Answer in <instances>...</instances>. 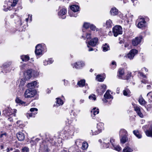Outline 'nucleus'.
Returning a JSON list of instances; mask_svg holds the SVG:
<instances>
[{
    "label": "nucleus",
    "instance_id": "nucleus-6",
    "mask_svg": "<svg viewBox=\"0 0 152 152\" xmlns=\"http://www.w3.org/2000/svg\"><path fill=\"white\" fill-rule=\"evenodd\" d=\"M104 124L102 123H99L97 124V128L98 131H95L93 135H96L100 132L103 128Z\"/></svg>",
    "mask_w": 152,
    "mask_h": 152
},
{
    "label": "nucleus",
    "instance_id": "nucleus-31",
    "mask_svg": "<svg viewBox=\"0 0 152 152\" xmlns=\"http://www.w3.org/2000/svg\"><path fill=\"white\" fill-rule=\"evenodd\" d=\"M88 146V144L86 142H84L82 143V149L83 150L86 149Z\"/></svg>",
    "mask_w": 152,
    "mask_h": 152
},
{
    "label": "nucleus",
    "instance_id": "nucleus-18",
    "mask_svg": "<svg viewBox=\"0 0 152 152\" xmlns=\"http://www.w3.org/2000/svg\"><path fill=\"white\" fill-rule=\"evenodd\" d=\"M66 9L63 8L58 12V15L60 16H62L66 13Z\"/></svg>",
    "mask_w": 152,
    "mask_h": 152
},
{
    "label": "nucleus",
    "instance_id": "nucleus-21",
    "mask_svg": "<svg viewBox=\"0 0 152 152\" xmlns=\"http://www.w3.org/2000/svg\"><path fill=\"white\" fill-rule=\"evenodd\" d=\"M102 48H103V51L104 52L107 51L110 49L109 45L106 43L103 45Z\"/></svg>",
    "mask_w": 152,
    "mask_h": 152
},
{
    "label": "nucleus",
    "instance_id": "nucleus-8",
    "mask_svg": "<svg viewBox=\"0 0 152 152\" xmlns=\"http://www.w3.org/2000/svg\"><path fill=\"white\" fill-rule=\"evenodd\" d=\"M98 39L97 38L95 37L94 39H91L89 42H88V45H87L88 47L89 48L88 45L92 46H95L98 42Z\"/></svg>",
    "mask_w": 152,
    "mask_h": 152
},
{
    "label": "nucleus",
    "instance_id": "nucleus-54",
    "mask_svg": "<svg viewBox=\"0 0 152 152\" xmlns=\"http://www.w3.org/2000/svg\"><path fill=\"white\" fill-rule=\"evenodd\" d=\"M107 99L105 98L104 99H103L102 100L104 103H106L108 102V101Z\"/></svg>",
    "mask_w": 152,
    "mask_h": 152
},
{
    "label": "nucleus",
    "instance_id": "nucleus-61",
    "mask_svg": "<svg viewBox=\"0 0 152 152\" xmlns=\"http://www.w3.org/2000/svg\"><path fill=\"white\" fill-rule=\"evenodd\" d=\"M1 149H3L4 148V146L3 145H1Z\"/></svg>",
    "mask_w": 152,
    "mask_h": 152
},
{
    "label": "nucleus",
    "instance_id": "nucleus-12",
    "mask_svg": "<svg viewBox=\"0 0 152 152\" xmlns=\"http://www.w3.org/2000/svg\"><path fill=\"white\" fill-rule=\"evenodd\" d=\"M106 87V85L104 84L102 85L99 88L100 90H99V89H98L96 91L98 93H103L105 91Z\"/></svg>",
    "mask_w": 152,
    "mask_h": 152
},
{
    "label": "nucleus",
    "instance_id": "nucleus-5",
    "mask_svg": "<svg viewBox=\"0 0 152 152\" xmlns=\"http://www.w3.org/2000/svg\"><path fill=\"white\" fill-rule=\"evenodd\" d=\"M142 39V37L141 36L135 37L132 40V45L134 46L137 45L140 42Z\"/></svg>",
    "mask_w": 152,
    "mask_h": 152
},
{
    "label": "nucleus",
    "instance_id": "nucleus-26",
    "mask_svg": "<svg viewBox=\"0 0 152 152\" xmlns=\"http://www.w3.org/2000/svg\"><path fill=\"white\" fill-rule=\"evenodd\" d=\"M96 80L100 82L103 81L104 80V78L101 75H98L96 77Z\"/></svg>",
    "mask_w": 152,
    "mask_h": 152
},
{
    "label": "nucleus",
    "instance_id": "nucleus-17",
    "mask_svg": "<svg viewBox=\"0 0 152 152\" xmlns=\"http://www.w3.org/2000/svg\"><path fill=\"white\" fill-rule=\"evenodd\" d=\"M145 134L147 136L152 137V125L150 126L149 129L145 132Z\"/></svg>",
    "mask_w": 152,
    "mask_h": 152
},
{
    "label": "nucleus",
    "instance_id": "nucleus-10",
    "mask_svg": "<svg viewBox=\"0 0 152 152\" xmlns=\"http://www.w3.org/2000/svg\"><path fill=\"white\" fill-rule=\"evenodd\" d=\"M32 75V71L30 70H27L24 74V76L26 80L29 79L31 77Z\"/></svg>",
    "mask_w": 152,
    "mask_h": 152
},
{
    "label": "nucleus",
    "instance_id": "nucleus-30",
    "mask_svg": "<svg viewBox=\"0 0 152 152\" xmlns=\"http://www.w3.org/2000/svg\"><path fill=\"white\" fill-rule=\"evenodd\" d=\"M37 113H27L26 114L27 117L29 118H30L32 117H34V115L37 114Z\"/></svg>",
    "mask_w": 152,
    "mask_h": 152
},
{
    "label": "nucleus",
    "instance_id": "nucleus-51",
    "mask_svg": "<svg viewBox=\"0 0 152 152\" xmlns=\"http://www.w3.org/2000/svg\"><path fill=\"white\" fill-rule=\"evenodd\" d=\"M114 140L113 139H111L110 140V143L112 144L113 145H113V142H114Z\"/></svg>",
    "mask_w": 152,
    "mask_h": 152
},
{
    "label": "nucleus",
    "instance_id": "nucleus-64",
    "mask_svg": "<svg viewBox=\"0 0 152 152\" xmlns=\"http://www.w3.org/2000/svg\"><path fill=\"white\" fill-rule=\"evenodd\" d=\"M93 71V70L92 69H91L90 70V72H92Z\"/></svg>",
    "mask_w": 152,
    "mask_h": 152
},
{
    "label": "nucleus",
    "instance_id": "nucleus-9",
    "mask_svg": "<svg viewBox=\"0 0 152 152\" xmlns=\"http://www.w3.org/2000/svg\"><path fill=\"white\" fill-rule=\"evenodd\" d=\"M16 136L18 140L20 141H23L25 138V135L23 133L19 132L16 134Z\"/></svg>",
    "mask_w": 152,
    "mask_h": 152
},
{
    "label": "nucleus",
    "instance_id": "nucleus-52",
    "mask_svg": "<svg viewBox=\"0 0 152 152\" xmlns=\"http://www.w3.org/2000/svg\"><path fill=\"white\" fill-rule=\"evenodd\" d=\"M132 2L134 3V5L136 4L137 3V1L136 0H132Z\"/></svg>",
    "mask_w": 152,
    "mask_h": 152
},
{
    "label": "nucleus",
    "instance_id": "nucleus-56",
    "mask_svg": "<svg viewBox=\"0 0 152 152\" xmlns=\"http://www.w3.org/2000/svg\"><path fill=\"white\" fill-rule=\"evenodd\" d=\"M151 88V86L150 85H148L147 86V89H149Z\"/></svg>",
    "mask_w": 152,
    "mask_h": 152
},
{
    "label": "nucleus",
    "instance_id": "nucleus-44",
    "mask_svg": "<svg viewBox=\"0 0 152 152\" xmlns=\"http://www.w3.org/2000/svg\"><path fill=\"white\" fill-rule=\"evenodd\" d=\"M22 152H28V148L27 147H24L22 149Z\"/></svg>",
    "mask_w": 152,
    "mask_h": 152
},
{
    "label": "nucleus",
    "instance_id": "nucleus-41",
    "mask_svg": "<svg viewBox=\"0 0 152 152\" xmlns=\"http://www.w3.org/2000/svg\"><path fill=\"white\" fill-rule=\"evenodd\" d=\"M90 28L91 29L95 31L96 30L97 31L96 27L93 25H91L90 26Z\"/></svg>",
    "mask_w": 152,
    "mask_h": 152
},
{
    "label": "nucleus",
    "instance_id": "nucleus-15",
    "mask_svg": "<svg viewBox=\"0 0 152 152\" xmlns=\"http://www.w3.org/2000/svg\"><path fill=\"white\" fill-rule=\"evenodd\" d=\"M110 13L111 15H115L118 14V10L115 7H113L111 9L110 11Z\"/></svg>",
    "mask_w": 152,
    "mask_h": 152
},
{
    "label": "nucleus",
    "instance_id": "nucleus-55",
    "mask_svg": "<svg viewBox=\"0 0 152 152\" xmlns=\"http://www.w3.org/2000/svg\"><path fill=\"white\" fill-rule=\"evenodd\" d=\"M143 69H144V70L146 72H147L148 71V69L145 67H144L142 69V70L143 71Z\"/></svg>",
    "mask_w": 152,
    "mask_h": 152
},
{
    "label": "nucleus",
    "instance_id": "nucleus-40",
    "mask_svg": "<svg viewBox=\"0 0 152 152\" xmlns=\"http://www.w3.org/2000/svg\"><path fill=\"white\" fill-rule=\"evenodd\" d=\"M18 0H13L12 3L11 4V6L12 7H14L16 4Z\"/></svg>",
    "mask_w": 152,
    "mask_h": 152
},
{
    "label": "nucleus",
    "instance_id": "nucleus-13",
    "mask_svg": "<svg viewBox=\"0 0 152 152\" xmlns=\"http://www.w3.org/2000/svg\"><path fill=\"white\" fill-rule=\"evenodd\" d=\"M37 84V82L34 81L30 83H29L27 85V87L30 89L34 88Z\"/></svg>",
    "mask_w": 152,
    "mask_h": 152
},
{
    "label": "nucleus",
    "instance_id": "nucleus-39",
    "mask_svg": "<svg viewBox=\"0 0 152 152\" xmlns=\"http://www.w3.org/2000/svg\"><path fill=\"white\" fill-rule=\"evenodd\" d=\"M38 109L35 108H32L30 109V111L31 113H37Z\"/></svg>",
    "mask_w": 152,
    "mask_h": 152
},
{
    "label": "nucleus",
    "instance_id": "nucleus-3",
    "mask_svg": "<svg viewBox=\"0 0 152 152\" xmlns=\"http://www.w3.org/2000/svg\"><path fill=\"white\" fill-rule=\"evenodd\" d=\"M137 22L138 23L137 26L140 28H141L145 26V21L143 18H139L137 20Z\"/></svg>",
    "mask_w": 152,
    "mask_h": 152
},
{
    "label": "nucleus",
    "instance_id": "nucleus-20",
    "mask_svg": "<svg viewBox=\"0 0 152 152\" xmlns=\"http://www.w3.org/2000/svg\"><path fill=\"white\" fill-rule=\"evenodd\" d=\"M70 8L74 12H75L78 11L79 7L76 5H73L70 7Z\"/></svg>",
    "mask_w": 152,
    "mask_h": 152
},
{
    "label": "nucleus",
    "instance_id": "nucleus-58",
    "mask_svg": "<svg viewBox=\"0 0 152 152\" xmlns=\"http://www.w3.org/2000/svg\"><path fill=\"white\" fill-rule=\"evenodd\" d=\"M93 50V48H91L89 50H88V51H92Z\"/></svg>",
    "mask_w": 152,
    "mask_h": 152
},
{
    "label": "nucleus",
    "instance_id": "nucleus-25",
    "mask_svg": "<svg viewBox=\"0 0 152 152\" xmlns=\"http://www.w3.org/2000/svg\"><path fill=\"white\" fill-rule=\"evenodd\" d=\"M128 140V138L126 135H123L120 139L121 142L123 143H124Z\"/></svg>",
    "mask_w": 152,
    "mask_h": 152
},
{
    "label": "nucleus",
    "instance_id": "nucleus-29",
    "mask_svg": "<svg viewBox=\"0 0 152 152\" xmlns=\"http://www.w3.org/2000/svg\"><path fill=\"white\" fill-rule=\"evenodd\" d=\"M21 57L23 61H27L29 59V57L27 55L22 56H21Z\"/></svg>",
    "mask_w": 152,
    "mask_h": 152
},
{
    "label": "nucleus",
    "instance_id": "nucleus-11",
    "mask_svg": "<svg viewBox=\"0 0 152 152\" xmlns=\"http://www.w3.org/2000/svg\"><path fill=\"white\" fill-rule=\"evenodd\" d=\"M84 65V63L83 62L80 61L76 62L74 64L73 67H75L76 69H79L82 66Z\"/></svg>",
    "mask_w": 152,
    "mask_h": 152
},
{
    "label": "nucleus",
    "instance_id": "nucleus-48",
    "mask_svg": "<svg viewBox=\"0 0 152 152\" xmlns=\"http://www.w3.org/2000/svg\"><path fill=\"white\" fill-rule=\"evenodd\" d=\"M147 96H148V97H150L152 98V92H150L148 93L147 94Z\"/></svg>",
    "mask_w": 152,
    "mask_h": 152
},
{
    "label": "nucleus",
    "instance_id": "nucleus-53",
    "mask_svg": "<svg viewBox=\"0 0 152 152\" xmlns=\"http://www.w3.org/2000/svg\"><path fill=\"white\" fill-rule=\"evenodd\" d=\"M84 100L83 99H81L80 101V104L83 103L84 102Z\"/></svg>",
    "mask_w": 152,
    "mask_h": 152
},
{
    "label": "nucleus",
    "instance_id": "nucleus-62",
    "mask_svg": "<svg viewBox=\"0 0 152 152\" xmlns=\"http://www.w3.org/2000/svg\"><path fill=\"white\" fill-rule=\"evenodd\" d=\"M61 152H67L65 150H63V151H61Z\"/></svg>",
    "mask_w": 152,
    "mask_h": 152
},
{
    "label": "nucleus",
    "instance_id": "nucleus-7",
    "mask_svg": "<svg viewBox=\"0 0 152 152\" xmlns=\"http://www.w3.org/2000/svg\"><path fill=\"white\" fill-rule=\"evenodd\" d=\"M35 53L37 55H39L42 54V47L41 44H39L36 46Z\"/></svg>",
    "mask_w": 152,
    "mask_h": 152
},
{
    "label": "nucleus",
    "instance_id": "nucleus-28",
    "mask_svg": "<svg viewBox=\"0 0 152 152\" xmlns=\"http://www.w3.org/2000/svg\"><path fill=\"white\" fill-rule=\"evenodd\" d=\"M132 149L128 146L125 147L123 150V152H132Z\"/></svg>",
    "mask_w": 152,
    "mask_h": 152
},
{
    "label": "nucleus",
    "instance_id": "nucleus-38",
    "mask_svg": "<svg viewBox=\"0 0 152 152\" xmlns=\"http://www.w3.org/2000/svg\"><path fill=\"white\" fill-rule=\"evenodd\" d=\"M90 24L88 23H85L83 25V27L86 29L88 28L89 27H90Z\"/></svg>",
    "mask_w": 152,
    "mask_h": 152
},
{
    "label": "nucleus",
    "instance_id": "nucleus-32",
    "mask_svg": "<svg viewBox=\"0 0 152 152\" xmlns=\"http://www.w3.org/2000/svg\"><path fill=\"white\" fill-rule=\"evenodd\" d=\"M56 103L58 105V106L62 105L63 104V101L59 98L56 99Z\"/></svg>",
    "mask_w": 152,
    "mask_h": 152
},
{
    "label": "nucleus",
    "instance_id": "nucleus-57",
    "mask_svg": "<svg viewBox=\"0 0 152 152\" xmlns=\"http://www.w3.org/2000/svg\"><path fill=\"white\" fill-rule=\"evenodd\" d=\"M112 65H116V63L114 61H113L112 63Z\"/></svg>",
    "mask_w": 152,
    "mask_h": 152
},
{
    "label": "nucleus",
    "instance_id": "nucleus-45",
    "mask_svg": "<svg viewBox=\"0 0 152 152\" xmlns=\"http://www.w3.org/2000/svg\"><path fill=\"white\" fill-rule=\"evenodd\" d=\"M11 63L10 62H9L7 64H4V66L5 68H6L9 66L11 64Z\"/></svg>",
    "mask_w": 152,
    "mask_h": 152
},
{
    "label": "nucleus",
    "instance_id": "nucleus-50",
    "mask_svg": "<svg viewBox=\"0 0 152 152\" xmlns=\"http://www.w3.org/2000/svg\"><path fill=\"white\" fill-rule=\"evenodd\" d=\"M91 34H88L86 36V37L87 39H90L91 38Z\"/></svg>",
    "mask_w": 152,
    "mask_h": 152
},
{
    "label": "nucleus",
    "instance_id": "nucleus-24",
    "mask_svg": "<svg viewBox=\"0 0 152 152\" xmlns=\"http://www.w3.org/2000/svg\"><path fill=\"white\" fill-rule=\"evenodd\" d=\"M133 133L138 138L140 139L142 137L141 135L139 133L137 130H134L133 131Z\"/></svg>",
    "mask_w": 152,
    "mask_h": 152
},
{
    "label": "nucleus",
    "instance_id": "nucleus-43",
    "mask_svg": "<svg viewBox=\"0 0 152 152\" xmlns=\"http://www.w3.org/2000/svg\"><path fill=\"white\" fill-rule=\"evenodd\" d=\"M15 101L17 103L20 104L23 103V102L18 98H16L15 100Z\"/></svg>",
    "mask_w": 152,
    "mask_h": 152
},
{
    "label": "nucleus",
    "instance_id": "nucleus-33",
    "mask_svg": "<svg viewBox=\"0 0 152 152\" xmlns=\"http://www.w3.org/2000/svg\"><path fill=\"white\" fill-rule=\"evenodd\" d=\"M127 134V132L124 129H121L120 132V135L121 136L126 135Z\"/></svg>",
    "mask_w": 152,
    "mask_h": 152
},
{
    "label": "nucleus",
    "instance_id": "nucleus-23",
    "mask_svg": "<svg viewBox=\"0 0 152 152\" xmlns=\"http://www.w3.org/2000/svg\"><path fill=\"white\" fill-rule=\"evenodd\" d=\"M85 81L84 80H81L77 83V85L80 87H83L84 86Z\"/></svg>",
    "mask_w": 152,
    "mask_h": 152
},
{
    "label": "nucleus",
    "instance_id": "nucleus-42",
    "mask_svg": "<svg viewBox=\"0 0 152 152\" xmlns=\"http://www.w3.org/2000/svg\"><path fill=\"white\" fill-rule=\"evenodd\" d=\"M138 115L141 118H142L143 117V115L142 113H141L140 110L139 111L136 112Z\"/></svg>",
    "mask_w": 152,
    "mask_h": 152
},
{
    "label": "nucleus",
    "instance_id": "nucleus-4",
    "mask_svg": "<svg viewBox=\"0 0 152 152\" xmlns=\"http://www.w3.org/2000/svg\"><path fill=\"white\" fill-rule=\"evenodd\" d=\"M138 53V51L135 49L132 50L128 54V58L130 59H132L135 55Z\"/></svg>",
    "mask_w": 152,
    "mask_h": 152
},
{
    "label": "nucleus",
    "instance_id": "nucleus-47",
    "mask_svg": "<svg viewBox=\"0 0 152 152\" xmlns=\"http://www.w3.org/2000/svg\"><path fill=\"white\" fill-rule=\"evenodd\" d=\"M131 77V74H128L126 76V77L125 78H123V79H126V80H128L129 79V78Z\"/></svg>",
    "mask_w": 152,
    "mask_h": 152
},
{
    "label": "nucleus",
    "instance_id": "nucleus-60",
    "mask_svg": "<svg viewBox=\"0 0 152 152\" xmlns=\"http://www.w3.org/2000/svg\"><path fill=\"white\" fill-rule=\"evenodd\" d=\"M14 152H20V151L19 150H16Z\"/></svg>",
    "mask_w": 152,
    "mask_h": 152
},
{
    "label": "nucleus",
    "instance_id": "nucleus-22",
    "mask_svg": "<svg viewBox=\"0 0 152 152\" xmlns=\"http://www.w3.org/2000/svg\"><path fill=\"white\" fill-rule=\"evenodd\" d=\"M99 110L98 108H96V107L93 108L91 111V113H93L94 116L99 113Z\"/></svg>",
    "mask_w": 152,
    "mask_h": 152
},
{
    "label": "nucleus",
    "instance_id": "nucleus-36",
    "mask_svg": "<svg viewBox=\"0 0 152 152\" xmlns=\"http://www.w3.org/2000/svg\"><path fill=\"white\" fill-rule=\"evenodd\" d=\"M53 61L52 60V59H51L48 61H45L44 62V64L45 65H46L48 64H52Z\"/></svg>",
    "mask_w": 152,
    "mask_h": 152
},
{
    "label": "nucleus",
    "instance_id": "nucleus-1",
    "mask_svg": "<svg viewBox=\"0 0 152 152\" xmlns=\"http://www.w3.org/2000/svg\"><path fill=\"white\" fill-rule=\"evenodd\" d=\"M113 32L114 36L116 37L118 35L122 34V28L120 26H116L113 28Z\"/></svg>",
    "mask_w": 152,
    "mask_h": 152
},
{
    "label": "nucleus",
    "instance_id": "nucleus-37",
    "mask_svg": "<svg viewBox=\"0 0 152 152\" xmlns=\"http://www.w3.org/2000/svg\"><path fill=\"white\" fill-rule=\"evenodd\" d=\"M89 98L91 100H95L96 99L95 96L94 94H92L89 96Z\"/></svg>",
    "mask_w": 152,
    "mask_h": 152
},
{
    "label": "nucleus",
    "instance_id": "nucleus-34",
    "mask_svg": "<svg viewBox=\"0 0 152 152\" xmlns=\"http://www.w3.org/2000/svg\"><path fill=\"white\" fill-rule=\"evenodd\" d=\"M114 149L118 151H119L121 150V148L119 145H113Z\"/></svg>",
    "mask_w": 152,
    "mask_h": 152
},
{
    "label": "nucleus",
    "instance_id": "nucleus-16",
    "mask_svg": "<svg viewBox=\"0 0 152 152\" xmlns=\"http://www.w3.org/2000/svg\"><path fill=\"white\" fill-rule=\"evenodd\" d=\"M123 93L124 95L129 96H130L131 92L129 89L126 88L123 91Z\"/></svg>",
    "mask_w": 152,
    "mask_h": 152
},
{
    "label": "nucleus",
    "instance_id": "nucleus-59",
    "mask_svg": "<svg viewBox=\"0 0 152 152\" xmlns=\"http://www.w3.org/2000/svg\"><path fill=\"white\" fill-rule=\"evenodd\" d=\"M10 149L9 148H7V152H9L10 151Z\"/></svg>",
    "mask_w": 152,
    "mask_h": 152
},
{
    "label": "nucleus",
    "instance_id": "nucleus-49",
    "mask_svg": "<svg viewBox=\"0 0 152 152\" xmlns=\"http://www.w3.org/2000/svg\"><path fill=\"white\" fill-rule=\"evenodd\" d=\"M139 73L140 74V75L142 76V77L143 78H146V76L144 75L143 73L140 72Z\"/></svg>",
    "mask_w": 152,
    "mask_h": 152
},
{
    "label": "nucleus",
    "instance_id": "nucleus-2",
    "mask_svg": "<svg viewBox=\"0 0 152 152\" xmlns=\"http://www.w3.org/2000/svg\"><path fill=\"white\" fill-rule=\"evenodd\" d=\"M35 91L31 90L29 89L26 90L24 94L25 98H31L33 97L36 94Z\"/></svg>",
    "mask_w": 152,
    "mask_h": 152
},
{
    "label": "nucleus",
    "instance_id": "nucleus-19",
    "mask_svg": "<svg viewBox=\"0 0 152 152\" xmlns=\"http://www.w3.org/2000/svg\"><path fill=\"white\" fill-rule=\"evenodd\" d=\"M138 102L141 105H145L146 103L145 101L142 97L141 96H140L138 100Z\"/></svg>",
    "mask_w": 152,
    "mask_h": 152
},
{
    "label": "nucleus",
    "instance_id": "nucleus-27",
    "mask_svg": "<svg viewBox=\"0 0 152 152\" xmlns=\"http://www.w3.org/2000/svg\"><path fill=\"white\" fill-rule=\"evenodd\" d=\"M104 97L106 99H113V96L109 94L107 91L104 95Z\"/></svg>",
    "mask_w": 152,
    "mask_h": 152
},
{
    "label": "nucleus",
    "instance_id": "nucleus-14",
    "mask_svg": "<svg viewBox=\"0 0 152 152\" xmlns=\"http://www.w3.org/2000/svg\"><path fill=\"white\" fill-rule=\"evenodd\" d=\"M118 78L120 79H122V76L124 74V69H119L118 72Z\"/></svg>",
    "mask_w": 152,
    "mask_h": 152
},
{
    "label": "nucleus",
    "instance_id": "nucleus-46",
    "mask_svg": "<svg viewBox=\"0 0 152 152\" xmlns=\"http://www.w3.org/2000/svg\"><path fill=\"white\" fill-rule=\"evenodd\" d=\"M134 109L135 111H136V112H137L138 111H139V110H140V108L139 107L136 106H134Z\"/></svg>",
    "mask_w": 152,
    "mask_h": 152
},
{
    "label": "nucleus",
    "instance_id": "nucleus-63",
    "mask_svg": "<svg viewBox=\"0 0 152 152\" xmlns=\"http://www.w3.org/2000/svg\"><path fill=\"white\" fill-rule=\"evenodd\" d=\"M28 18H26V22H28Z\"/></svg>",
    "mask_w": 152,
    "mask_h": 152
},
{
    "label": "nucleus",
    "instance_id": "nucleus-35",
    "mask_svg": "<svg viewBox=\"0 0 152 152\" xmlns=\"http://www.w3.org/2000/svg\"><path fill=\"white\" fill-rule=\"evenodd\" d=\"M112 23V21L110 20H107L106 23V25L108 27H110L111 26Z\"/></svg>",
    "mask_w": 152,
    "mask_h": 152
}]
</instances>
